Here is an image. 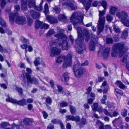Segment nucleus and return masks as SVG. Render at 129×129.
Instances as JSON below:
<instances>
[{
    "instance_id": "nucleus-1",
    "label": "nucleus",
    "mask_w": 129,
    "mask_h": 129,
    "mask_svg": "<svg viewBox=\"0 0 129 129\" xmlns=\"http://www.w3.org/2000/svg\"><path fill=\"white\" fill-rule=\"evenodd\" d=\"M76 30L77 31L78 37L75 41L76 44L78 45L79 47H75V48L78 53L81 54L84 50H86V45L84 43V37L81 28L78 27Z\"/></svg>"
},
{
    "instance_id": "nucleus-2",
    "label": "nucleus",
    "mask_w": 129,
    "mask_h": 129,
    "mask_svg": "<svg viewBox=\"0 0 129 129\" xmlns=\"http://www.w3.org/2000/svg\"><path fill=\"white\" fill-rule=\"evenodd\" d=\"M61 30L60 31L59 33L54 35L55 37L58 39L53 42V44L56 46H59L61 47L63 50H67L68 48V43L64 38L65 35Z\"/></svg>"
},
{
    "instance_id": "nucleus-3",
    "label": "nucleus",
    "mask_w": 129,
    "mask_h": 129,
    "mask_svg": "<svg viewBox=\"0 0 129 129\" xmlns=\"http://www.w3.org/2000/svg\"><path fill=\"white\" fill-rule=\"evenodd\" d=\"M21 76L23 79L22 84L27 89L28 88L29 83L32 84L33 82L36 84H38V81L37 79L35 78H31L30 75L27 73H23Z\"/></svg>"
},
{
    "instance_id": "nucleus-4",
    "label": "nucleus",
    "mask_w": 129,
    "mask_h": 129,
    "mask_svg": "<svg viewBox=\"0 0 129 129\" xmlns=\"http://www.w3.org/2000/svg\"><path fill=\"white\" fill-rule=\"evenodd\" d=\"M15 18V22L19 25H23L26 24V20L24 17L19 16L17 12L11 13L10 14L9 19L10 23H13L14 18Z\"/></svg>"
},
{
    "instance_id": "nucleus-5",
    "label": "nucleus",
    "mask_w": 129,
    "mask_h": 129,
    "mask_svg": "<svg viewBox=\"0 0 129 129\" xmlns=\"http://www.w3.org/2000/svg\"><path fill=\"white\" fill-rule=\"evenodd\" d=\"M124 45L122 43H118L114 45L112 48L111 56L113 57L116 56L118 54H119L120 57L125 54L123 51Z\"/></svg>"
},
{
    "instance_id": "nucleus-6",
    "label": "nucleus",
    "mask_w": 129,
    "mask_h": 129,
    "mask_svg": "<svg viewBox=\"0 0 129 129\" xmlns=\"http://www.w3.org/2000/svg\"><path fill=\"white\" fill-rule=\"evenodd\" d=\"M106 10L102 11L99 10V19L98 23V29L97 34L99 35L103 30L104 26L105 23V17L104 16Z\"/></svg>"
},
{
    "instance_id": "nucleus-7",
    "label": "nucleus",
    "mask_w": 129,
    "mask_h": 129,
    "mask_svg": "<svg viewBox=\"0 0 129 129\" xmlns=\"http://www.w3.org/2000/svg\"><path fill=\"white\" fill-rule=\"evenodd\" d=\"M72 54L71 53H69L66 57L64 55H61L58 57L56 60V62L58 63L61 62L63 60L65 61L63 65L64 68H66L71 66L72 62Z\"/></svg>"
},
{
    "instance_id": "nucleus-8",
    "label": "nucleus",
    "mask_w": 129,
    "mask_h": 129,
    "mask_svg": "<svg viewBox=\"0 0 129 129\" xmlns=\"http://www.w3.org/2000/svg\"><path fill=\"white\" fill-rule=\"evenodd\" d=\"M83 14L79 12H75L70 18V20L74 25L79 23L83 22Z\"/></svg>"
},
{
    "instance_id": "nucleus-9",
    "label": "nucleus",
    "mask_w": 129,
    "mask_h": 129,
    "mask_svg": "<svg viewBox=\"0 0 129 129\" xmlns=\"http://www.w3.org/2000/svg\"><path fill=\"white\" fill-rule=\"evenodd\" d=\"M9 102H10L13 103L17 104L18 105L23 106L27 104L26 100L24 99L18 101L9 97Z\"/></svg>"
},
{
    "instance_id": "nucleus-10",
    "label": "nucleus",
    "mask_w": 129,
    "mask_h": 129,
    "mask_svg": "<svg viewBox=\"0 0 129 129\" xmlns=\"http://www.w3.org/2000/svg\"><path fill=\"white\" fill-rule=\"evenodd\" d=\"M50 56L53 57L56 55L59 54L61 52V50L56 47H54L50 49Z\"/></svg>"
},
{
    "instance_id": "nucleus-11",
    "label": "nucleus",
    "mask_w": 129,
    "mask_h": 129,
    "mask_svg": "<svg viewBox=\"0 0 129 129\" xmlns=\"http://www.w3.org/2000/svg\"><path fill=\"white\" fill-rule=\"evenodd\" d=\"M116 16L119 18H121L122 19H126L128 17L127 13L125 11H122L121 13L117 12L116 13Z\"/></svg>"
},
{
    "instance_id": "nucleus-12",
    "label": "nucleus",
    "mask_w": 129,
    "mask_h": 129,
    "mask_svg": "<svg viewBox=\"0 0 129 129\" xmlns=\"http://www.w3.org/2000/svg\"><path fill=\"white\" fill-rule=\"evenodd\" d=\"M76 124L79 125L81 128L83 126L86 124L87 123L86 119L84 118H82L80 120V118L79 121L76 122Z\"/></svg>"
},
{
    "instance_id": "nucleus-13",
    "label": "nucleus",
    "mask_w": 129,
    "mask_h": 129,
    "mask_svg": "<svg viewBox=\"0 0 129 129\" xmlns=\"http://www.w3.org/2000/svg\"><path fill=\"white\" fill-rule=\"evenodd\" d=\"M46 19L51 24L56 23L57 22V20L56 18L49 15L46 16Z\"/></svg>"
},
{
    "instance_id": "nucleus-14",
    "label": "nucleus",
    "mask_w": 129,
    "mask_h": 129,
    "mask_svg": "<svg viewBox=\"0 0 129 129\" xmlns=\"http://www.w3.org/2000/svg\"><path fill=\"white\" fill-rule=\"evenodd\" d=\"M66 118L67 121L71 120L73 121H75L76 122L80 120V117L78 116H77L75 117L72 115H68L66 116Z\"/></svg>"
},
{
    "instance_id": "nucleus-15",
    "label": "nucleus",
    "mask_w": 129,
    "mask_h": 129,
    "mask_svg": "<svg viewBox=\"0 0 129 129\" xmlns=\"http://www.w3.org/2000/svg\"><path fill=\"white\" fill-rule=\"evenodd\" d=\"M110 51V48H105L103 52V56L104 59H106L109 55Z\"/></svg>"
},
{
    "instance_id": "nucleus-16",
    "label": "nucleus",
    "mask_w": 129,
    "mask_h": 129,
    "mask_svg": "<svg viewBox=\"0 0 129 129\" xmlns=\"http://www.w3.org/2000/svg\"><path fill=\"white\" fill-rule=\"evenodd\" d=\"M98 37L93 33L91 34V40L90 42L97 44L98 43Z\"/></svg>"
},
{
    "instance_id": "nucleus-17",
    "label": "nucleus",
    "mask_w": 129,
    "mask_h": 129,
    "mask_svg": "<svg viewBox=\"0 0 129 129\" xmlns=\"http://www.w3.org/2000/svg\"><path fill=\"white\" fill-rule=\"evenodd\" d=\"M75 75L77 77L80 78L83 74V69L82 68H80L74 72Z\"/></svg>"
},
{
    "instance_id": "nucleus-18",
    "label": "nucleus",
    "mask_w": 129,
    "mask_h": 129,
    "mask_svg": "<svg viewBox=\"0 0 129 129\" xmlns=\"http://www.w3.org/2000/svg\"><path fill=\"white\" fill-rule=\"evenodd\" d=\"M30 14L32 17L34 19L38 18L40 17V13L36 12L33 10L30 11Z\"/></svg>"
},
{
    "instance_id": "nucleus-19",
    "label": "nucleus",
    "mask_w": 129,
    "mask_h": 129,
    "mask_svg": "<svg viewBox=\"0 0 129 129\" xmlns=\"http://www.w3.org/2000/svg\"><path fill=\"white\" fill-rule=\"evenodd\" d=\"M63 6L64 5H68L73 10H75L77 9V7L76 6L74 5L73 3L71 2L68 3L64 2L62 4Z\"/></svg>"
},
{
    "instance_id": "nucleus-20",
    "label": "nucleus",
    "mask_w": 129,
    "mask_h": 129,
    "mask_svg": "<svg viewBox=\"0 0 129 129\" xmlns=\"http://www.w3.org/2000/svg\"><path fill=\"white\" fill-rule=\"evenodd\" d=\"M69 73L66 72L63 74L62 77V81L64 82H67L69 79Z\"/></svg>"
},
{
    "instance_id": "nucleus-21",
    "label": "nucleus",
    "mask_w": 129,
    "mask_h": 129,
    "mask_svg": "<svg viewBox=\"0 0 129 129\" xmlns=\"http://www.w3.org/2000/svg\"><path fill=\"white\" fill-rule=\"evenodd\" d=\"M23 122L26 125H30L33 122V121L32 119L26 118L23 119Z\"/></svg>"
},
{
    "instance_id": "nucleus-22",
    "label": "nucleus",
    "mask_w": 129,
    "mask_h": 129,
    "mask_svg": "<svg viewBox=\"0 0 129 129\" xmlns=\"http://www.w3.org/2000/svg\"><path fill=\"white\" fill-rule=\"evenodd\" d=\"M96 44L89 42V48L91 51H94L95 49L96 45Z\"/></svg>"
},
{
    "instance_id": "nucleus-23",
    "label": "nucleus",
    "mask_w": 129,
    "mask_h": 129,
    "mask_svg": "<svg viewBox=\"0 0 129 129\" xmlns=\"http://www.w3.org/2000/svg\"><path fill=\"white\" fill-rule=\"evenodd\" d=\"M128 29H126L123 31L121 36L122 39H126L127 38L128 35Z\"/></svg>"
},
{
    "instance_id": "nucleus-24",
    "label": "nucleus",
    "mask_w": 129,
    "mask_h": 129,
    "mask_svg": "<svg viewBox=\"0 0 129 129\" xmlns=\"http://www.w3.org/2000/svg\"><path fill=\"white\" fill-rule=\"evenodd\" d=\"M84 38L86 42H88L90 39V34L88 31L86 30L84 34Z\"/></svg>"
},
{
    "instance_id": "nucleus-25",
    "label": "nucleus",
    "mask_w": 129,
    "mask_h": 129,
    "mask_svg": "<svg viewBox=\"0 0 129 129\" xmlns=\"http://www.w3.org/2000/svg\"><path fill=\"white\" fill-rule=\"evenodd\" d=\"M11 88L14 90L15 89L20 94H22L23 92V89L22 88L17 87L15 85H13L11 87Z\"/></svg>"
},
{
    "instance_id": "nucleus-26",
    "label": "nucleus",
    "mask_w": 129,
    "mask_h": 129,
    "mask_svg": "<svg viewBox=\"0 0 129 129\" xmlns=\"http://www.w3.org/2000/svg\"><path fill=\"white\" fill-rule=\"evenodd\" d=\"M35 5V2L34 0H29L28 5L30 8L32 7L34 8Z\"/></svg>"
},
{
    "instance_id": "nucleus-27",
    "label": "nucleus",
    "mask_w": 129,
    "mask_h": 129,
    "mask_svg": "<svg viewBox=\"0 0 129 129\" xmlns=\"http://www.w3.org/2000/svg\"><path fill=\"white\" fill-rule=\"evenodd\" d=\"M58 18L59 20L60 21H65L67 19L66 16L63 14H60L58 15Z\"/></svg>"
},
{
    "instance_id": "nucleus-28",
    "label": "nucleus",
    "mask_w": 129,
    "mask_h": 129,
    "mask_svg": "<svg viewBox=\"0 0 129 129\" xmlns=\"http://www.w3.org/2000/svg\"><path fill=\"white\" fill-rule=\"evenodd\" d=\"M116 84H119V87L121 89H124L125 88V85L120 81L117 80L115 82Z\"/></svg>"
},
{
    "instance_id": "nucleus-29",
    "label": "nucleus",
    "mask_w": 129,
    "mask_h": 129,
    "mask_svg": "<svg viewBox=\"0 0 129 129\" xmlns=\"http://www.w3.org/2000/svg\"><path fill=\"white\" fill-rule=\"evenodd\" d=\"M43 23L42 22L38 20H37L35 23V27L36 29H38Z\"/></svg>"
},
{
    "instance_id": "nucleus-30",
    "label": "nucleus",
    "mask_w": 129,
    "mask_h": 129,
    "mask_svg": "<svg viewBox=\"0 0 129 129\" xmlns=\"http://www.w3.org/2000/svg\"><path fill=\"white\" fill-rule=\"evenodd\" d=\"M117 10V8L116 7H111L109 11L110 14L113 15H114Z\"/></svg>"
},
{
    "instance_id": "nucleus-31",
    "label": "nucleus",
    "mask_w": 129,
    "mask_h": 129,
    "mask_svg": "<svg viewBox=\"0 0 129 129\" xmlns=\"http://www.w3.org/2000/svg\"><path fill=\"white\" fill-rule=\"evenodd\" d=\"M70 111L71 114L72 115H74L75 114L76 112V110L75 107L71 105H69Z\"/></svg>"
},
{
    "instance_id": "nucleus-32",
    "label": "nucleus",
    "mask_w": 129,
    "mask_h": 129,
    "mask_svg": "<svg viewBox=\"0 0 129 129\" xmlns=\"http://www.w3.org/2000/svg\"><path fill=\"white\" fill-rule=\"evenodd\" d=\"M81 68V65L79 63H78L75 65L73 66V70L74 72L78 70L79 68Z\"/></svg>"
},
{
    "instance_id": "nucleus-33",
    "label": "nucleus",
    "mask_w": 129,
    "mask_h": 129,
    "mask_svg": "<svg viewBox=\"0 0 129 129\" xmlns=\"http://www.w3.org/2000/svg\"><path fill=\"white\" fill-rule=\"evenodd\" d=\"M43 2H41L40 3L39 5V6H36V5L35 6H34V9L38 11H40L42 10L43 7L42 6Z\"/></svg>"
},
{
    "instance_id": "nucleus-34",
    "label": "nucleus",
    "mask_w": 129,
    "mask_h": 129,
    "mask_svg": "<svg viewBox=\"0 0 129 129\" xmlns=\"http://www.w3.org/2000/svg\"><path fill=\"white\" fill-rule=\"evenodd\" d=\"M6 4V0H0V5L1 8L3 9Z\"/></svg>"
},
{
    "instance_id": "nucleus-35",
    "label": "nucleus",
    "mask_w": 129,
    "mask_h": 129,
    "mask_svg": "<svg viewBox=\"0 0 129 129\" xmlns=\"http://www.w3.org/2000/svg\"><path fill=\"white\" fill-rule=\"evenodd\" d=\"M92 1V0H89L87 2L85 7L86 10L87 11L90 8L91 4Z\"/></svg>"
},
{
    "instance_id": "nucleus-36",
    "label": "nucleus",
    "mask_w": 129,
    "mask_h": 129,
    "mask_svg": "<svg viewBox=\"0 0 129 129\" xmlns=\"http://www.w3.org/2000/svg\"><path fill=\"white\" fill-rule=\"evenodd\" d=\"M96 124L99 126V129H104V124L101 121L98 120L96 123Z\"/></svg>"
},
{
    "instance_id": "nucleus-37",
    "label": "nucleus",
    "mask_w": 129,
    "mask_h": 129,
    "mask_svg": "<svg viewBox=\"0 0 129 129\" xmlns=\"http://www.w3.org/2000/svg\"><path fill=\"white\" fill-rule=\"evenodd\" d=\"M98 105L97 103H94L93 104V105L92 106V110L94 112H95L98 110Z\"/></svg>"
},
{
    "instance_id": "nucleus-38",
    "label": "nucleus",
    "mask_w": 129,
    "mask_h": 129,
    "mask_svg": "<svg viewBox=\"0 0 129 129\" xmlns=\"http://www.w3.org/2000/svg\"><path fill=\"white\" fill-rule=\"evenodd\" d=\"M0 25L3 27H5L6 26V23L5 21L1 17H0Z\"/></svg>"
},
{
    "instance_id": "nucleus-39",
    "label": "nucleus",
    "mask_w": 129,
    "mask_h": 129,
    "mask_svg": "<svg viewBox=\"0 0 129 129\" xmlns=\"http://www.w3.org/2000/svg\"><path fill=\"white\" fill-rule=\"evenodd\" d=\"M40 59V57L36 58L34 62V63L36 66H37L40 64V62L39 61Z\"/></svg>"
},
{
    "instance_id": "nucleus-40",
    "label": "nucleus",
    "mask_w": 129,
    "mask_h": 129,
    "mask_svg": "<svg viewBox=\"0 0 129 129\" xmlns=\"http://www.w3.org/2000/svg\"><path fill=\"white\" fill-rule=\"evenodd\" d=\"M44 12L46 15L49 13L48 7V4L47 3H46L44 6Z\"/></svg>"
},
{
    "instance_id": "nucleus-41",
    "label": "nucleus",
    "mask_w": 129,
    "mask_h": 129,
    "mask_svg": "<svg viewBox=\"0 0 129 129\" xmlns=\"http://www.w3.org/2000/svg\"><path fill=\"white\" fill-rule=\"evenodd\" d=\"M121 21L125 26L129 27V20H127V19L121 20Z\"/></svg>"
},
{
    "instance_id": "nucleus-42",
    "label": "nucleus",
    "mask_w": 129,
    "mask_h": 129,
    "mask_svg": "<svg viewBox=\"0 0 129 129\" xmlns=\"http://www.w3.org/2000/svg\"><path fill=\"white\" fill-rule=\"evenodd\" d=\"M101 4L102 6L104 8L105 10L106 9L107 4L105 0H102V2H101Z\"/></svg>"
},
{
    "instance_id": "nucleus-43",
    "label": "nucleus",
    "mask_w": 129,
    "mask_h": 129,
    "mask_svg": "<svg viewBox=\"0 0 129 129\" xmlns=\"http://www.w3.org/2000/svg\"><path fill=\"white\" fill-rule=\"evenodd\" d=\"M103 112L106 115L109 116L111 117H113V115L111 114V113L108 112L106 109H104Z\"/></svg>"
},
{
    "instance_id": "nucleus-44",
    "label": "nucleus",
    "mask_w": 129,
    "mask_h": 129,
    "mask_svg": "<svg viewBox=\"0 0 129 129\" xmlns=\"http://www.w3.org/2000/svg\"><path fill=\"white\" fill-rule=\"evenodd\" d=\"M54 11L56 13H59L60 11L59 7L57 6H55L53 8Z\"/></svg>"
},
{
    "instance_id": "nucleus-45",
    "label": "nucleus",
    "mask_w": 129,
    "mask_h": 129,
    "mask_svg": "<svg viewBox=\"0 0 129 129\" xmlns=\"http://www.w3.org/2000/svg\"><path fill=\"white\" fill-rule=\"evenodd\" d=\"M21 8L22 10H24L26 9L27 8V3H21Z\"/></svg>"
},
{
    "instance_id": "nucleus-46",
    "label": "nucleus",
    "mask_w": 129,
    "mask_h": 129,
    "mask_svg": "<svg viewBox=\"0 0 129 129\" xmlns=\"http://www.w3.org/2000/svg\"><path fill=\"white\" fill-rule=\"evenodd\" d=\"M113 29L115 32L116 33H120V28L116 26L115 25L113 26Z\"/></svg>"
},
{
    "instance_id": "nucleus-47",
    "label": "nucleus",
    "mask_w": 129,
    "mask_h": 129,
    "mask_svg": "<svg viewBox=\"0 0 129 129\" xmlns=\"http://www.w3.org/2000/svg\"><path fill=\"white\" fill-rule=\"evenodd\" d=\"M115 93L119 94L121 95L123 94V92L122 91L118 89H115Z\"/></svg>"
},
{
    "instance_id": "nucleus-48",
    "label": "nucleus",
    "mask_w": 129,
    "mask_h": 129,
    "mask_svg": "<svg viewBox=\"0 0 129 129\" xmlns=\"http://www.w3.org/2000/svg\"><path fill=\"white\" fill-rule=\"evenodd\" d=\"M1 125L2 128L4 129L8 125V122H3L1 123Z\"/></svg>"
},
{
    "instance_id": "nucleus-49",
    "label": "nucleus",
    "mask_w": 129,
    "mask_h": 129,
    "mask_svg": "<svg viewBox=\"0 0 129 129\" xmlns=\"http://www.w3.org/2000/svg\"><path fill=\"white\" fill-rule=\"evenodd\" d=\"M20 46L22 49H25V52L26 53H27V50L26 49V48L28 47V45L27 44H24L22 45H21Z\"/></svg>"
},
{
    "instance_id": "nucleus-50",
    "label": "nucleus",
    "mask_w": 129,
    "mask_h": 129,
    "mask_svg": "<svg viewBox=\"0 0 129 129\" xmlns=\"http://www.w3.org/2000/svg\"><path fill=\"white\" fill-rule=\"evenodd\" d=\"M20 40L22 43H29V40L23 37L20 38Z\"/></svg>"
},
{
    "instance_id": "nucleus-51",
    "label": "nucleus",
    "mask_w": 129,
    "mask_h": 129,
    "mask_svg": "<svg viewBox=\"0 0 129 129\" xmlns=\"http://www.w3.org/2000/svg\"><path fill=\"white\" fill-rule=\"evenodd\" d=\"M106 40L107 43L108 44L112 43L113 41V39L111 38H107Z\"/></svg>"
},
{
    "instance_id": "nucleus-52",
    "label": "nucleus",
    "mask_w": 129,
    "mask_h": 129,
    "mask_svg": "<svg viewBox=\"0 0 129 129\" xmlns=\"http://www.w3.org/2000/svg\"><path fill=\"white\" fill-rule=\"evenodd\" d=\"M46 103L49 104H51L52 101L51 98L49 97H48L46 99Z\"/></svg>"
},
{
    "instance_id": "nucleus-53",
    "label": "nucleus",
    "mask_w": 129,
    "mask_h": 129,
    "mask_svg": "<svg viewBox=\"0 0 129 129\" xmlns=\"http://www.w3.org/2000/svg\"><path fill=\"white\" fill-rule=\"evenodd\" d=\"M61 121L56 119H53L51 121V122L54 124H59Z\"/></svg>"
},
{
    "instance_id": "nucleus-54",
    "label": "nucleus",
    "mask_w": 129,
    "mask_h": 129,
    "mask_svg": "<svg viewBox=\"0 0 129 129\" xmlns=\"http://www.w3.org/2000/svg\"><path fill=\"white\" fill-rule=\"evenodd\" d=\"M9 129H10L9 128ZM11 129H20L19 126L15 124H13Z\"/></svg>"
},
{
    "instance_id": "nucleus-55",
    "label": "nucleus",
    "mask_w": 129,
    "mask_h": 129,
    "mask_svg": "<svg viewBox=\"0 0 129 129\" xmlns=\"http://www.w3.org/2000/svg\"><path fill=\"white\" fill-rule=\"evenodd\" d=\"M68 105V103L66 102L63 101L60 104V106L61 107H65L67 106Z\"/></svg>"
},
{
    "instance_id": "nucleus-56",
    "label": "nucleus",
    "mask_w": 129,
    "mask_h": 129,
    "mask_svg": "<svg viewBox=\"0 0 129 129\" xmlns=\"http://www.w3.org/2000/svg\"><path fill=\"white\" fill-rule=\"evenodd\" d=\"M57 87L58 89V91L59 93H61V92L63 90V88L60 85H57Z\"/></svg>"
},
{
    "instance_id": "nucleus-57",
    "label": "nucleus",
    "mask_w": 129,
    "mask_h": 129,
    "mask_svg": "<svg viewBox=\"0 0 129 129\" xmlns=\"http://www.w3.org/2000/svg\"><path fill=\"white\" fill-rule=\"evenodd\" d=\"M49 25L46 24H44L41 27V29H47L49 28Z\"/></svg>"
},
{
    "instance_id": "nucleus-58",
    "label": "nucleus",
    "mask_w": 129,
    "mask_h": 129,
    "mask_svg": "<svg viewBox=\"0 0 129 129\" xmlns=\"http://www.w3.org/2000/svg\"><path fill=\"white\" fill-rule=\"evenodd\" d=\"M54 33V31L53 29H51L49 30L47 33V36H50Z\"/></svg>"
},
{
    "instance_id": "nucleus-59",
    "label": "nucleus",
    "mask_w": 129,
    "mask_h": 129,
    "mask_svg": "<svg viewBox=\"0 0 129 129\" xmlns=\"http://www.w3.org/2000/svg\"><path fill=\"white\" fill-rule=\"evenodd\" d=\"M107 20L108 21H111L113 19V17L110 15L108 14L106 16Z\"/></svg>"
},
{
    "instance_id": "nucleus-60",
    "label": "nucleus",
    "mask_w": 129,
    "mask_h": 129,
    "mask_svg": "<svg viewBox=\"0 0 129 129\" xmlns=\"http://www.w3.org/2000/svg\"><path fill=\"white\" fill-rule=\"evenodd\" d=\"M27 20H28V22L27 23L28 25L30 26L32 23H33V20L31 18H27Z\"/></svg>"
},
{
    "instance_id": "nucleus-61",
    "label": "nucleus",
    "mask_w": 129,
    "mask_h": 129,
    "mask_svg": "<svg viewBox=\"0 0 129 129\" xmlns=\"http://www.w3.org/2000/svg\"><path fill=\"white\" fill-rule=\"evenodd\" d=\"M49 84L51 85V87L53 89L55 88L54 86V82L53 80H51L49 82Z\"/></svg>"
},
{
    "instance_id": "nucleus-62",
    "label": "nucleus",
    "mask_w": 129,
    "mask_h": 129,
    "mask_svg": "<svg viewBox=\"0 0 129 129\" xmlns=\"http://www.w3.org/2000/svg\"><path fill=\"white\" fill-rule=\"evenodd\" d=\"M127 110L124 109L123 110V112L121 113L123 117H125L127 115Z\"/></svg>"
},
{
    "instance_id": "nucleus-63",
    "label": "nucleus",
    "mask_w": 129,
    "mask_h": 129,
    "mask_svg": "<svg viewBox=\"0 0 129 129\" xmlns=\"http://www.w3.org/2000/svg\"><path fill=\"white\" fill-rule=\"evenodd\" d=\"M69 38L71 42V43L73 44L74 42V39L71 35H69Z\"/></svg>"
},
{
    "instance_id": "nucleus-64",
    "label": "nucleus",
    "mask_w": 129,
    "mask_h": 129,
    "mask_svg": "<svg viewBox=\"0 0 129 129\" xmlns=\"http://www.w3.org/2000/svg\"><path fill=\"white\" fill-rule=\"evenodd\" d=\"M54 127V125L50 123L48 126L47 128V129H53Z\"/></svg>"
}]
</instances>
